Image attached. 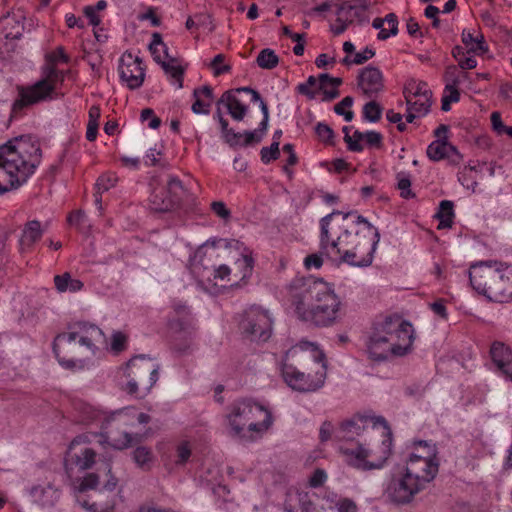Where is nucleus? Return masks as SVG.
Instances as JSON below:
<instances>
[{"label":"nucleus","instance_id":"1","mask_svg":"<svg viewBox=\"0 0 512 512\" xmlns=\"http://www.w3.org/2000/svg\"><path fill=\"white\" fill-rule=\"evenodd\" d=\"M320 248L332 260L366 267L373 261L379 232L356 213L332 212L321 219Z\"/></svg>","mask_w":512,"mask_h":512},{"label":"nucleus","instance_id":"2","mask_svg":"<svg viewBox=\"0 0 512 512\" xmlns=\"http://www.w3.org/2000/svg\"><path fill=\"white\" fill-rule=\"evenodd\" d=\"M298 318L316 327H330L341 316V301L323 281L296 278L290 284Z\"/></svg>","mask_w":512,"mask_h":512},{"label":"nucleus","instance_id":"3","mask_svg":"<svg viewBox=\"0 0 512 512\" xmlns=\"http://www.w3.org/2000/svg\"><path fill=\"white\" fill-rule=\"evenodd\" d=\"M41 149L28 137H17L0 146V195L22 186L41 162Z\"/></svg>","mask_w":512,"mask_h":512},{"label":"nucleus","instance_id":"4","mask_svg":"<svg viewBox=\"0 0 512 512\" xmlns=\"http://www.w3.org/2000/svg\"><path fill=\"white\" fill-rule=\"evenodd\" d=\"M413 341L411 323L398 315L387 316L373 325L366 342V353L375 362L401 357L411 351Z\"/></svg>","mask_w":512,"mask_h":512},{"label":"nucleus","instance_id":"5","mask_svg":"<svg viewBox=\"0 0 512 512\" xmlns=\"http://www.w3.org/2000/svg\"><path fill=\"white\" fill-rule=\"evenodd\" d=\"M227 420L234 436L249 441L261 438L273 424L270 410L249 399L234 402Z\"/></svg>","mask_w":512,"mask_h":512},{"label":"nucleus","instance_id":"6","mask_svg":"<svg viewBox=\"0 0 512 512\" xmlns=\"http://www.w3.org/2000/svg\"><path fill=\"white\" fill-rule=\"evenodd\" d=\"M317 358V347L310 342H301L290 348L285 355L282 365L284 381L293 390L302 393L315 392L320 389L326 378L324 367L313 373L305 374L293 365L295 360L308 361Z\"/></svg>","mask_w":512,"mask_h":512},{"label":"nucleus","instance_id":"7","mask_svg":"<svg viewBox=\"0 0 512 512\" xmlns=\"http://www.w3.org/2000/svg\"><path fill=\"white\" fill-rule=\"evenodd\" d=\"M437 454L435 444L419 441L414 443L413 451L406 461L404 471L410 479H413L423 489L438 474L439 459Z\"/></svg>","mask_w":512,"mask_h":512},{"label":"nucleus","instance_id":"8","mask_svg":"<svg viewBox=\"0 0 512 512\" xmlns=\"http://www.w3.org/2000/svg\"><path fill=\"white\" fill-rule=\"evenodd\" d=\"M104 333L97 326L80 322L69 328V331L58 334L53 342V352L58 362L66 368H74L75 361L61 356V350L73 344L76 340L82 346L94 350L104 342Z\"/></svg>","mask_w":512,"mask_h":512},{"label":"nucleus","instance_id":"9","mask_svg":"<svg viewBox=\"0 0 512 512\" xmlns=\"http://www.w3.org/2000/svg\"><path fill=\"white\" fill-rule=\"evenodd\" d=\"M159 366L144 356L132 358L122 369L121 389L128 394L138 395L140 390L149 392L158 381Z\"/></svg>","mask_w":512,"mask_h":512},{"label":"nucleus","instance_id":"10","mask_svg":"<svg viewBox=\"0 0 512 512\" xmlns=\"http://www.w3.org/2000/svg\"><path fill=\"white\" fill-rule=\"evenodd\" d=\"M59 79H61V72L51 66L43 79L33 85L18 86V96L13 103V112L17 113L28 106L55 99L58 96L56 82Z\"/></svg>","mask_w":512,"mask_h":512},{"label":"nucleus","instance_id":"11","mask_svg":"<svg viewBox=\"0 0 512 512\" xmlns=\"http://www.w3.org/2000/svg\"><path fill=\"white\" fill-rule=\"evenodd\" d=\"M133 420H137L139 424H147L150 421V416L146 413H135L130 409L114 412L106 419V434L100 435L98 442L107 443L119 450L127 448L133 441L131 434L126 430L118 433L115 428L133 424Z\"/></svg>","mask_w":512,"mask_h":512},{"label":"nucleus","instance_id":"12","mask_svg":"<svg viewBox=\"0 0 512 512\" xmlns=\"http://www.w3.org/2000/svg\"><path fill=\"white\" fill-rule=\"evenodd\" d=\"M341 452L350 466L364 471L382 468L391 454L390 444L386 441L376 448L361 444L355 448H342Z\"/></svg>","mask_w":512,"mask_h":512},{"label":"nucleus","instance_id":"13","mask_svg":"<svg viewBox=\"0 0 512 512\" xmlns=\"http://www.w3.org/2000/svg\"><path fill=\"white\" fill-rule=\"evenodd\" d=\"M239 327L250 340L266 341L271 335L272 319L268 311L251 306L244 311Z\"/></svg>","mask_w":512,"mask_h":512},{"label":"nucleus","instance_id":"14","mask_svg":"<svg viewBox=\"0 0 512 512\" xmlns=\"http://www.w3.org/2000/svg\"><path fill=\"white\" fill-rule=\"evenodd\" d=\"M422 490L423 488H421L413 479H410L408 474L403 471L391 478L384 490V496L391 503L403 505L410 503L415 495Z\"/></svg>","mask_w":512,"mask_h":512},{"label":"nucleus","instance_id":"15","mask_svg":"<svg viewBox=\"0 0 512 512\" xmlns=\"http://www.w3.org/2000/svg\"><path fill=\"white\" fill-rule=\"evenodd\" d=\"M499 267L500 265L492 262H481L471 265L469 279L473 289L489 298V291L494 287Z\"/></svg>","mask_w":512,"mask_h":512},{"label":"nucleus","instance_id":"16","mask_svg":"<svg viewBox=\"0 0 512 512\" xmlns=\"http://www.w3.org/2000/svg\"><path fill=\"white\" fill-rule=\"evenodd\" d=\"M182 190L180 180L170 178L167 187H157L153 190L149 204L150 208L156 212L170 211L178 201V194Z\"/></svg>","mask_w":512,"mask_h":512},{"label":"nucleus","instance_id":"17","mask_svg":"<svg viewBox=\"0 0 512 512\" xmlns=\"http://www.w3.org/2000/svg\"><path fill=\"white\" fill-rule=\"evenodd\" d=\"M119 73L121 80L131 90L138 89L144 82L145 70L142 60L131 53H124L121 56Z\"/></svg>","mask_w":512,"mask_h":512},{"label":"nucleus","instance_id":"18","mask_svg":"<svg viewBox=\"0 0 512 512\" xmlns=\"http://www.w3.org/2000/svg\"><path fill=\"white\" fill-rule=\"evenodd\" d=\"M101 472L107 478L104 483V489L107 491H114L118 484L117 478L112 475V465L110 461H104L100 468L95 473H87L82 479L72 482V486L77 492H85L90 489H95L100 481Z\"/></svg>","mask_w":512,"mask_h":512},{"label":"nucleus","instance_id":"19","mask_svg":"<svg viewBox=\"0 0 512 512\" xmlns=\"http://www.w3.org/2000/svg\"><path fill=\"white\" fill-rule=\"evenodd\" d=\"M238 91H246L248 94L251 95V101L253 102H259V107L263 113V119L259 124V128L253 131H245L242 135V138L240 139V143L236 146H248L259 143L264 134L267 131L268 128V121H269V110L268 106L265 103V101L261 98L260 94L249 87H242Z\"/></svg>","mask_w":512,"mask_h":512},{"label":"nucleus","instance_id":"20","mask_svg":"<svg viewBox=\"0 0 512 512\" xmlns=\"http://www.w3.org/2000/svg\"><path fill=\"white\" fill-rule=\"evenodd\" d=\"M24 31L20 17L7 15L0 20V55L13 50V41L19 39Z\"/></svg>","mask_w":512,"mask_h":512},{"label":"nucleus","instance_id":"21","mask_svg":"<svg viewBox=\"0 0 512 512\" xmlns=\"http://www.w3.org/2000/svg\"><path fill=\"white\" fill-rule=\"evenodd\" d=\"M384 76L379 68L367 66L358 75V88L367 98H375L384 91Z\"/></svg>","mask_w":512,"mask_h":512},{"label":"nucleus","instance_id":"22","mask_svg":"<svg viewBox=\"0 0 512 512\" xmlns=\"http://www.w3.org/2000/svg\"><path fill=\"white\" fill-rule=\"evenodd\" d=\"M489 299L495 302L512 300V270L508 267L500 265L494 287L489 291Z\"/></svg>","mask_w":512,"mask_h":512},{"label":"nucleus","instance_id":"23","mask_svg":"<svg viewBox=\"0 0 512 512\" xmlns=\"http://www.w3.org/2000/svg\"><path fill=\"white\" fill-rule=\"evenodd\" d=\"M383 423V419H374L368 416L357 415L352 419L343 422L340 426V438L345 440H353L362 434L369 424L375 426L377 423Z\"/></svg>","mask_w":512,"mask_h":512},{"label":"nucleus","instance_id":"24","mask_svg":"<svg viewBox=\"0 0 512 512\" xmlns=\"http://www.w3.org/2000/svg\"><path fill=\"white\" fill-rule=\"evenodd\" d=\"M239 89L224 92L217 101V105H224L231 117L236 121L243 120L248 111V107L238 97V94L247 92L238 91Z\"/></svg>","mask_w":512,"mask_h":512},{"label":"nucleus","instance_id":"25","mask_svg":"<svg viewBox=\"0 0 512 512\" xmlns=\"http://www.w3.org/2000/svg\"><path fill=\"white\" fill-rule=\"evenodd\" d=\"M96 452L91 448H83L78 453L70 456L65 462V470L69 478H72L73 471H86L96 463Z\"/></svg>","mask_w":512,"mask_h":512},{"label":"nucleus","instance_id":"26","mask_svg":"<svg viewBox=\"0 0 512 512\" xmlns=\"http://www.w3.org/2000/svg\"><path fill=\"white\" fill-rule=\"evenodd\" d=\"M426 153L429 159L432 161H440L445 158L455 161V158L459 157L457 149L443 139H437L433 141L427 147Z\"/></svg>","mask_w":512,"mask_h":512},{"label":"nucleus","instance_id":"27","mask_svg":"<svg viewBox=\"0 0 512 512\" xmlns=\"http://www.w3.org/2000/svg\"><path fill=\"white\" fill-rule=\"evenodd\" d=\"M30 495L35 502L43 507H52L59 499L60 492L54 486L47 484L45 486H34Z\"/></svg>","mask_w":512,"mask_h":512},{"label":"nucleus","instance_id":"28","mask_svg":"<svg viewBox=\"0 0 512 512\" xmlns=\"http://www.w3.org/2000/svg\"><path fill=\"white\" fill-rule=\"evenodd\" d=\"M43 230L41 224L37 220L27 222L22 230L19 240L20 248L22 251L30 250L33 245L42 237Z\"/></svg>","mask_w":512,"mask_h":512},{"label":"nucleus","instance_id":"29","mask_svg":"<svg viewBox=\"0 0 512 512\" xmlns=\"http://www.w3.org/2000/svg\"><path fill=\"white\" fill-rule=\"evenodd\" d=\"M372 26L380 30L377 35L379 40H386L398 33V20L394 13L387 14L385 18H375Z\"/></svg>","mask_w":512,"mask_h":512},{"label":"nucleus","instance_id":"30","mask_svg":"<svg viewBox=\"0 0 512 512\" xmlns=\"http://www.w3.org/2000/svg\"><path fill=\"white\" fill-rule=\"evenodd\" d=\"M195 98L192 111L195 114H208L213 101V92L210 86H203L193 91Z\"/></svg>","mask_w":512,"mask_h":512},{"label":"nucleus","instance_id":"31","mask_svg":"<svg viewBox=\"0 0 512 512\" xmlns=\"http://www.w3.org/2000/svg\"><path fill=\"white\" fill-rule=\"evenodd\" d=\"M354 7L349 4L339 5L336 15L337 18L334 23L331 24V31L335 35L342 34L353 21Z\"/></svg>","mask_w":512,"mask_h":512},{"label":"nucleus","instance_id":"32","mask_svg":"<svg viewBox=\"0 0 512 512\" xmlns=\"http://www.w3.org/2000/svg\"><path fill=\"white\" fill-rule=\"evenodd\" d=\"M284 510L285 512H313V504L307 493L289 494Z\"/></svg>","mask_w":512,"mask_h":512},{"label":"nucleus","instance_id":"33","mask_svg":"<svg viewBox=\"0 0 512 512\" xmlns=\"http://www.w3.org/2000/svg\"><path fill=\"white\" fill-rule=\"evenodd\" d=\"M341 78L331 77L328 74L319 75L318 89L323 92V101H331L339 96L338 86Z\"/></svg>","mask_w":512,"mask_h":512},{"label":"nucleus","instance_id":"34","mask_svg":"<svg viewBox=\"0 0 512 512\" xmlns=\"http://www.w3.org/2000/svg\"><path fill=\"white\" fill-rule=\"evenodd\" d=\"M490 355L493 363L500 372L512 360V350L500 342L493 343L490 349Z\"/></svg>","mask_w":512,"mask_h":512},{"label":"nucleus","instance_id":"35","mask_svg":"<svg viewBox=\"0 0 512 512\" xmlns=\"http://www.w3.org/2000/svg\"><path fill=\"white\" fill-rule=\"evenodd\" d=\"M462 42L467 48V54L482 55L487 51V46L482 35L475 36L470 31H463Z\"/></svg>","mask_w":512,"mask_h":512},{"label":"nucleus","instance_id":"36","mask_svg":"<svg viewBox=\"0 0 512 512\" xmlns=\"http://www.w3.org/2000/svg\"><path fill=\"white\" fill-rule=\"evenodd\" d=\"M167 60L161 61V66L165 73L173 79V83L177 85V88L183 86V74L184 70L175 58H166Z\"/></svg>","mask_w":512,"mask_h":512},{"label":"nucleus","instance_id":"37","mask_svg":"<svg viewBox=\"0 0 512 512\" xmlns=\"http://www.w3.org/2000/svg\"><path fill=\"white\" fill-rule=\"evenodd\" d=\"M454 205L452 201L443 200L440 202L439 210L436 214L439 219L438 229L450 228L454 218Z\"/></svg>","mask_w":512,"mask_h":512},{"label":"nucleus","instance_id":"38","mask_svg":"<svg viewBox=\"0 0 512 512\" xmlns=\"http://www.w3.org/2000/svg\"><path fill=\"white\" fill-rule=\"evenodd\" d=\"M424 93L432 94L425 82L410 79L405 83L403 94L406 102L410 99L414 100V98L419 97Z\"/></svg>","mask_w":512,"mask_h":512},{"label":"nucleus","instance_id":"39","mask_svg":"<svg viewBox=\"0 0 512 512\" xmlns=\"http://www.w3.org/2000/svg\"><path fill=\"white\" fill-rule=\"evenodd\" d=\"M215 118L218 119L219 124L221 126V132L225 139V141L230 145L234 146L240 143V139L242 135L240 133H236L233 129L228 127V121L224 119L222 112L220 110V106L217 105V111L215 113Z\"/></svg>","mask_w":512,"mask_h":512},{"label":"nucleus","instance_id":"40","mask_svg":"<svg viewBox=\"0 0 512 512\" xmlns=\"http://www.w3.org/2000/svg\"><path fill=\"white\" fill-rule=\"evenodd\" d=\"M153 459L154 456L152 450L146 446H138L133 451V460L136 463V465L141 469H150Z\"/></svg>","mask_w":512,"mask_h":512},{"label":"nucleus","instance_id":"41","mask_svg":"<svg viewBox=\"0 0 512 512\" xmlns=\"http://www.w3.org/2000/svg\"><path fill=\"white\" fill-rule=\"evenodd\" d=\"M149 49L153 58L156 62L161 63V61L168 58L167 47L163 43L161 35L159 33H154L152 35V42L149 45Z\"/></svg>","mask_w":512,"mask_h":512},{"label":"nucleus","instance_id":"42","mask_svg":"<svg viewBox=\"0 0 512 512\" xmlns=\"http://www.w3.org/2000/svg\"><path fill=\"white\" fill-rule=\"evenodd\" d=\"M257 65L262 69H273L279 63V57L274 50L265 48L260 51L256 58Z\"/></svg>","mask_w":512,"mask_h":512},{"label":"nucleus","instance_id":"43","mask_svg":"<svg viewBox=\"0 0 512 512\" xmlns=\"http://www.w3.org/2000/svg\"><path fill=\"white\" fill-rule=\"evenodd\" d=\"M431 97L432 94H422L419 97L414 98V100H409L406 102L407 106L411 107L415 111L419 112V114H427L431 107Z\"/></svg>","mask_w":512,"mask_h":512},{"label":"nucleus","instance_id":"44","mask_svg":"<svg viewBox=\"0 0 512 512\" xmlns=\"http://www.w3.org/2000/svg\"><path fill=\"white\" fill-rule=\"evenodd\" d=\"M192 455V448L189 442L182 441L176 446L175 450V465H185Z\"/></svg>","mask_w":512,"mask_h":512},{"label":"nucleus","instance_id":"45","mask_svg":"<svg viewBox=\"0 0 512 512\" xmlns=\"http://www.w3.org/2000/svg\"><path fill=\"white\" fill-rule=\"evenodd\" d=\"M353 105V98L350 96L344 97L339 103L334 106V111L338 115L344 116L347 122L353 119V112L348 110Z\"/></svg>","mask_w":512,"mask_h":512},{"label":"nucleus","instance_id":"46","mask_svg":"<svg viewBox=\"0 0 512 512\" xmlns=\"http://www.w3.org/2000/svg\"><path fill=\"white\" fill-rule=\"evenodd\" d=\"M365 133L355 130L352 135H345L344 141L347 143L348 149L353 152H360L363 150V145L361 144L364 141Z\"/></svg>","mask_w":512,"mask_h":512},{"label":"nucleus","instance_id":"47","mask_svg":"<svg viewBox=\"0 0 512 512\" xmlns=\"http://www.w3.org/2000/svg\"><path fill=\"white\" fill-rule=\"evenodd\" d=\"M382 108L375 101L366 103L363 107V116L369 122H377L381 118Z\"/></svg>","mask_w":512,"mask_h":512},{"label":"nucleus","instance_id":"48","mask_svg":"<svg viewBox=\"0 0 512 512\" xmlns=\"http://www.w3.org/2000/svg\"><path fill=\"white\" fill-rule=\"evenodd\" d=\"M375 51L372 48L366 47L362 52H358L354 55V57L351 59L349 56H346L343 59L344 64H355V65H361L374 57Z\"/></svg>","mask_w":512,"mask_h":512},{"label":"nucleus","instance_id":"49","mask_svg":"<svg viewBox=\"0 0 512 512\" xmlns=\"http://www.w3.org/2000/svg\"><path fill=\"white\" fill-rule=\"evenodd\" d=\"M117 181V177L114 173H106L101 175L95 184V189L98 192H106L112 188Z\"/></svg>","mask_w":512,"mask_h":512},{"label":"nucleus","instance_id":"50","mask_svg":"<svg viewBox=\"0 0 512 512\" xmlns=\"http://www.w3.org/2000/svg\"><path fill=\"white\" fill-rule=\"evenodd\" d=\"M279 142L277 140L273 141L269 147H263L261 149V160L263 163L267 164L272 160H276L279 157Z\"/></svg>","mask_w":512,"mask_h":512},{"label":"nucleus","instance_id":"51","mask_svg":"<svg viewBox=\"0 0 512 512\" xmlns=\"http://www.w3.org/2000/svg\"><path fill=\"white\" fill-rule=\"evenodd\" d=\"M319 78L317 79L314 76H310L306 82L301 83L297 86V90L300 94L307 96L309 99H314L316 97V91L312 88L318 86Z\"/></svg>","mask_w":512,"mask_h":512},{"label":"nucleus","instance_id":"52","mask_svg":"<svg viewBox=\"0 0 512 512\" xmlns=\"http://www.w3.org/2000/svg\"><path fill=\"white\" fill-rule=\"evenodd\" d=\"M236 266L241 270L240 279H245L249 277L252 273L253 259L250 255H242V257L237 260Z\"/></svg>","mask_w":512,"mask_h":512},{"label":"nucleus","instance_id":"53","mask_svg":"<svg viewBox=\"0 0 512 512\" xmlns=\"http://www.w3.org/2000/svg\"><path fill=\"white\" fill-rule=\"evenodd\" d=\"M398 189L400 190V195L403 198H412L414 197V194L412 193L410 187H411V180L408 175L405 174H398Z\"/></svg>","mask_w":512,"mask_h":512},{"label":"nucleus","instance_id":"54","mask_svg":"<svg viewBox=\"0 0 512 512\" xmlns=\"http://www.w3.org/2000/svg\"><path fill=\"white\" fill-rule=\"evenodd\" d=\"M81 409L82 421L89 423L102 417V412L89 404H83Z\"/></svg>","mask_w":512,"mask_h":512},{"label":"nucleus","instance_id":"55","mask_svg":"<svg viewBox=\"0 0 512 512\" xmlns=\"http://www.w3.org/2000/svg\"><path fill=\"white\" fill-rule=\"evenodd\" d=\"M315 132L318 138L325 143H332L334 132L333 130L324 123H318Z\"/></svg>","mask_w":512,"mask_h":512},{"label":"nucleus","instance_id":"56","mask_svg":"<svg viewBox=\"0 0 512 512\" xmlns=\"http://www.w3.org/2000/svg\"><path fill=\"white\" fill-rule=\"evenodd\" d=\"M81 505L92 512H113L115 508V501H108L105 505H100L96 502L88 504V502L84 501Z\"/></svg>","mask_w":512,"mask_h":512},{"label":"nucleus","instance_id":"57","mask_svg":"<svg viewBox=\"0 0 512 512\" xmlns=\"http://www.w3.org/2000/svg\"><path fill=\"white\" fill-rule=\"evenodd\" d=\"M224 58L225 57H224L223 54H218L212 60L211 67L214 70V75L215 76H219V75H221L223 73H226V72L230 71L231 67L229 65L223 64Z\"/></svg>","mask_w":512,"mask_h":512},{"label":"nucleus","instance_id":"58","mask_svg":"<svg viewBox=\"0 0 512 512\" xmlns=\"http://www.w3.org/2000/svg\"><path fill=\"white\" fill-rule=\"evenodd\" d=\"M141 120L142 121H149L148 122V127L151 128V129H157L160 124H161V120L159 117H157L155 114H154V111L150 108H146V109H143L142 112H141Z\"/></svg>","mask_w":512,"mask_h":512},{"label":"nucleus","instance_id":"59","mask_svg":"<svg viewBox=\"0 0 512 512\" xmlns=\"http://www.w3.org/2000/svg\"><path fill=\"white\" fill-rule=\"evenodd\" d=\"M445 80L447 82L446 88H456V86L460 83L456 66L447 67L445 71Z\"/></svg>","mask_w":512,"mask_h":512},{"label":"nucleus","instance_id":"60","mask_svg":"<svg viewBox=\"0 0 512 512\" xmlns=\"http://www.w3.org/2000/svg\"><path fill=\"white\" fill-rule=\"evenodd\" d=\"M196 19V28H204L209 32L214 30V25L212 23V19L210 14L208 13H197L195 14Z\"/></svg>","mask_w":512,"mask_h":512},{"label":"nucleus","instance_id":"61","mask_svg":"<svg viewBox=\"0 0 512 512\" xmlns=\"http://www.w3.org/2000/svg\"><path fill=\"white\" fill-rule=\"evenodd\" d=\"M127 337L122 332H114L112 335L111 349L115 352H120L125 348Z\"/></svg>","mask_w":512,"mask_h":512},{"label":"nucleus","instance_id":"62","mask_svg":"<svg viewBox=\"0 0 512 512\" xmlns=\"http://www.w3.org/2000/svg\"><path fill=\"white\" fill-rule=\"evenodd\" d=\"M449 90V94L442 99L441 109L443 111H449L450 105L452 102L459 101L460 94L456 88H447Z\"/></svg>","mask_w":512,"mask_h":512},{"label":"nucleus","instance_id":"63","mask_svg":"<svg viewBox=\"0 0 512 512\" xmlns=\"http://www.w3.org/2000/svg\"><path fill=\"white\" fill-rule=\"evenodd\" d=\"M212 211L221 219L227 220L230 218V210L222 201H214L211 203Z\"/></svg>","mask_w":512,"mask_h":512},{"label":"nucleus","instance_id":"64","mask_svg":"<svg viewBox=\"0 0 512 512\" xmlns=\"http://www.w3.org/2000/svg\"><path fill=\"white\" fill-rule=\"evenodd\" d=\"M323 265V259L320 254H310L304 259V266L306 269H319Z\"/></svg>","mask_w":512,"mask_h":512}]
</instances>
